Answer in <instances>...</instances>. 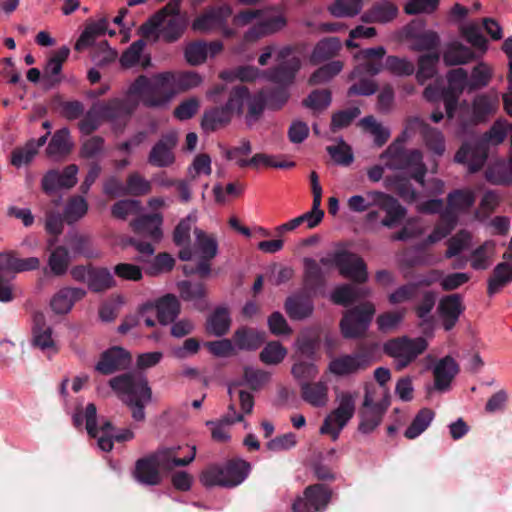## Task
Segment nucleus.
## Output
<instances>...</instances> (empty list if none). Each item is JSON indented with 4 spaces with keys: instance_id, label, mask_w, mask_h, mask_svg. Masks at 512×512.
Returning a JSON list of instances; mask_svg holds the SVG:
<instances>
[{
    "instance_id": "1",
    "label": "nucleus",
    "mask_w": 512,
    "mask_h": 512,
    "mask_svg": "<svg viewBox=\"0 0 512 512\" xmlns=\"http://www.w3.org/2000/svg\"><path fill=\"white\" fill-rule=\"evenodd\" d=\"M227 93V101L224 106L232 116H243L245 122L251 127L258 122L265 110L266 100L263 91L252 94L247 86L243 84L228 87L226 84H216L207 92V97L218 104L221 102L222 94Z\"/></svg>"
},
{
    "instance_id": "2",
    "label": "nucleus",
    "mask_w": 512,
    "mask_h": 512,
    "mask_svg": "<svg viewBox=\"0 0 512 512\" xmlns=\"http://www.w3.org/2000/svg\"><path fill=\"white\" fill-rule=\"evenodd\" d=\"M109 386L130 409L135 421L146 418L145 407L152 401V389L141 372H126L109 380Z\"/></svg>"
},
{
    "instance_id": "3",
    "label": "nucleus",
    "mask_w": 512,
    "mask_h": 512,
    "mask_svg": "<svg viewBox=\"0 0 512 512\" xmlns=\"http://www.w3.org/2000/svg\"><path fill=\"white\" fill-rule=\"evenodd\" d=\"M506 135L505 128L495 123L481 138L473 142H463L455 153L454 161L467 165L469 173H477L484 167L488 159L489 144H501Z\"/></svg>"
},
{
    "instance_id": "4",
    "label": "nucleus",
    "mask_w": 512,
    "mask_h": 512,
    "mask_svg": "<svg viewBox=\"0 0 512 512\" xmlns=\"http://www.w3.org/2000/svg\"><path fill=\"white\" fill-rule=\"evenodd\" d=\"M173 73L163 72L152 78L138 76L130 85V93L141 100L146 107H161L173 97Z\"/></svg>"
},
{
    "instance_id": "5",
    "label": "nucleus",
    "mask_w": 512,
    "mask_h": 512,
    "mask_svg": "<svg viewBox=\"0 0 512 512\" xmlns=\"http://www.w3.org/2000/svg\"><path fill=\"white\" fill-rule=\"evenodd\" d=\"M250 464L245 460H229L224 465L208 466L200 476L205 487L221 486L232 488L241 484L248 475Z\"/></svg>"
},
{
    "instance_id": "6",
    "label": "nucleus",
    "mask_w": 512,
    "mask_h": 512,
    "mask_svg": "<svg viewBox=\"0 0 512 512\" xmlns=\"http://www.w3.org/2000/svg\"><path fill=\"white\" fill-rule=\"evenodd\" d=\"M138 106L139 99L130 93L129 88L124 97L99 103V114L103 121L112 124L116 132H123Z\"/></svg>"
},
{
    "instance_id": "7",
    "label": "nucleus",
    "mask_w": 512,
    "mask_h": 512,
    "mask_svg": "<svg viewBox=\"0 0 512 512\" xmlns=\"http://www.w3.org/2000/svg\"><path fill=\"white\" fill-rule=\"evenodd\" d=\"M428 347L425 338L414 339L408 336L392 338L383 345V352L396 360V367L401 370L413 362Z\"/></svg>"
},
{
    "instance_id": "8",
    "label": "nucleus",
    "mask_w": 512,
    "mask_h": 512,
    "mask_svg": "<svg viewBox=\"0 0 512 512\" xmlns=\"http://www.w3.org/2000/svg\"><path fill=\"white\" fill-rule=\"evenodd\" d=\"M357 393L341 392L338 395L339 405L323 421L321 434H328L333 440L338 439L340 431L353 418L356 409Z\"/></svg>"
},
{
    "instance_id": "9",
    "label": "nucleus",
    "mask_w": 512,
    "mask_h": 512,
    "mask_svg": "<svg viewBox=\"0 0 512 512\" xmlns=\"http://www.w3.org/2000/svg\"><path fill=\"white\" fill-rule=\"evenodd\" d=\"M375 314V307L370 302L357 305L345 312L341 321L340 329L344 338L356 339L363 337Z\"/></svg>"
},
{
    "instance_id": "10",
    "label": "nucleus",
    "mask_w": 512,
    "mask_h": 512,
    "mask_svg": "<svg viewBox=\"0 0 512 512\" xmlns=\"http://www.w3.org/2000/svg\"><path fill=\"white\" fill-rule=\"evenodd\" d=\"M232 13V7L227 3L209 5L193 20L191 27L204 34L216 32L219 27L225 26Z\"/></svg>"
},
{
    "instance_id": "11",
    "label": "nucleus",
    "mask_w": 512,
    "mask_h": 512,
    "mask_svg": "<svg viewBox=\"0 0 512 512\" xmlns=\"http://www.w3.org/2000/svg\"><path fill=\"white\" fill-rule=\"evenodd\" d=\"M447 83V87L442 89L441 94L447 118L453 119L461 94L465 89L469 92L467 71L463 68L451 69L447 73Z\"/></svg>"
},
{
    "instance_id": "12",
    "label": "nucleus",
    "mask_w": 512,
    "mask_h": 512,
    "mask_svg": "<svg viewBox=\"0 0 512 512\" xmlns=\"http://www.w3.org/2000/svg\"><path fill=\"white\" fill-rule=\"evenodd\" d=\"M332 490L324 484H312L297 497L292 505L293 512H323L331 501Z\"/></svg>"
},
{
    "instance_id": "13",
    "label": "nucleus",
    "mask_w": 512,
    "mask_h": 512,
    "mask_svg": "<svg viewBox=\"0 0 512 512\" xmlns=\"http://www.w3.org/2000/svg\"><path fill=\"white\" fill-rule=\"evenodd\" d=\"M334 261L335 267L344 278L357 284H363L368 280L367 265L358 254L347 249H339L334 252Z\"/></svg>"
},
{
    "instance_id": "14",
    "label": "nucleus",
    "mask_w": 512,
    "mask_h": 512,
    "mask_svg": "<svg viewBox=\"0 0 512 512\" xmlns=\"http://www.w3.org/2000/svg\"><path fill=\"white\" fill-rule=\"evenodd\" d=\"M372 363L370 351L361 350L352 354H343L333 358L328 365L331 374L345 377L367 369Z\"/></svg>"
},
{
    "instance_id": "15",
    "label": "nucleus",
    "mask_w": 512,
    "mask_h": 512,
    "mask_svg": "<svg viewBox=\"0 0 512 512\" xmlns=\"http://www.w3.org/2000/svg\"><path fill=\"white\" fill-rule=\"evenodd\" d=\"M85 421L87 434L91 438H97L99 431L103 435H111L110 432L115 430L110 420H103L100 427L97 424V408L94 403H88L84 410L77 408L72 416V422L75 428L80 429Z\"/></svg>"
},
{
    "instance_id": "16",
    "label": "nucleus",
    "mask_w": 512,
    "mask_h": 512,
    "mask_svg": "<svg viewBox=\"0 0 512 512\" xmlns=\"http://www.w3.org/2000/svg\"><path fill=\"white\" fill-rule=\"evenodd\" d=\"M381 159H386V166L394 170H403L412 168L415 164H421L423 154L419 149H406L398 147V144H390L380 155Z\"/></svg>"
},
{
    "instance_id": "17",
    "label": "nucleus",
    "mask_w": 512,
    "mask_h": 512,
    "mask_svg": "<svg viewBox=\"0 0 512 512\" xmlns=\"http://www.w3.org/2000/svg\"><path fill=\"white\" fill-rule=\"evenodd\" d=\"M156 311L157 319L161 325L173 323L181 312V304L174 294H166L155 302H147L140 308V314L144 316L149 311Z\"/></svg>"
},
{
    "instance_id": "18",
    "label": "nucleus",
    "mask_w": 512,
    "mask_h": 512,
    "mask_svg": "<svg viewBox=\"0 0 512 512\" xmlns=\"http://www.w3.org/2000/svg\"><path fill=\"white\" fill-rule=\"evenodd\" d=\"M178 138L173 132L163 134L153 145L148 155V163L158 168L170 167L176 158L174 149L177 146Z\"/></svg>"
},
{
    "instance_id": "19",
    "label": "nucleus",
    "mask_w": 512,
    "mask_h": 512,
    "mask_svg": "<svg viewBox=\"0 0 512 512\" xmlns=\"http://www.w3.org/2000/svg\"><path fill=\"white\" fill-rule=\"evenodd\" d=\"M189 453L183 458H179V451L182 449L181 446H172L160 448L154 453L150 454L153 461L156 463L159 469L164 471H171L175 467H184L189 465L196 456V446H186Z\"/></svg>"
},
{
    "instance_id": "20",
    "label": "nucleus",
    "mask_w": 512,
    "mask_h": 512,
    "mask_svg": "<svg viewBox=\"0 0 512 512\" xmlns=\"http://www.w3.org/2000/svg\"><path fill=\"white\" fill-rule=\"evenodd\" d=\"M78 166L70 164L62 172L56 169L49 170L41 180L42 190L52 194L59 189H70L77 183Z\"/></svg>"
},
{
    "instance_id": "21",
    "label": "nucleus",
    "mask_w": 512,
    "mask_h": 512,
    "mask_svg": "<svg viewBox=\"0 0 512 512\" xmlns=\"http://www.w3.org/2000/svg\"><path fill=\"white\" fill-rule=\"evenodd\" d=\"M131 361V355L122 347L114 346L101 353L95 370L102 375H111L126 369Z\"/></svg>"
},
{
    "instance_id": "22",
    "label": "nucleus",
    "mask_w": 512,
    "mask_h": 512,
    "mask_svg": "<svg viewBox=\"0 0 512 512\" xmlns=\"http://www.w3.org/2000/svg\"><path fill=\"white\" fill-rule=\"evenodd\" d=\"M313 295L299 290L289 295L284 302V310L293 321H302L314 312Z\"/></svg>"
},
{
    "instance_id": "23",
    "label": "nucleus",
    "mask_w": 512,
    "mask_h": 512,
    "mask_svg": "<svg viewBox=\"0 0 512 512\" xmlns=\"http://www.w3.org/2000/svg\"><path fill=\"white\" fill-rule=\"evenodd\" d=\"M408 128H419V133L427 149L437 157L444 155L446 146L443 133L437 128L431 127L418 117L408 119Z\"/></svg>"
},
{
    "instance_id": "24",
    "label": "nucleus",
    "mask_w": 512,
    "mask_h": 512,
    "mask_svg": "<svg viewBox=\"0 0 512 512\" xmlns=\"http://www.w3.org/2000/svg\"><path fill=\"white\" fill-rule=\"evenodd\" d=\"M498 107L499 96L496 92L490 91L476 95L472 101L469 123L477 125L487 122L490 117L496 114Z\"/></svg>"
},
{
    "instance_id": "25",
    "label": "nucleus",
    "mask_w": 512,
    "mask_h": 512,
    "mask_svg": "<svg viewBox=\"0 0 512 512\" xmlns=\"http://www.w3.org/2000/svg\"><path fill=\"white\" fill-rule=\"evenodd\" d=\"M372 197L376 206L386 212V216L381 220L383 226L393 228L405 218L406 209L393 196L384 192H375Z\"/></svg>"
},
{
    "instance_id": "26",
    "label": "nucleus",
    "mask_w": 512,
    "mask_h": 512,
    "mask_svg": "<svg viewBox=\"0 0 512 512\" xmlns=\"http://www.w3.org/2000/svg\"><path fill=\"white\" fill-rule=\"evenodd\" d=\"M464 310L465 306L460 294H449L440 299L437 312L442 319L445 331H450L455 327Z\"/></svg>"
},
{
    "instance_id": "27",
    "label": "nucleus",
    "mask_w": 512,
    "mask_h": 512,
    "mask_svg": "<svg viewBox=\"0 0 512 512\" xmlns=\"http://www.w3.org/2000/svg\"><path fill=\"white\" fill-rule=\"evenodd\" d=\"M32 319V345L42 351L56 353L57 347L52 338V328L47 325L44 313L36 311Z\"/></svg>"
},
{
    "instance_id": "28",
    "label": "nucleus",
    "mask_w": 512,
    "mask_h": 512,
    "mask_svg": "<svg viewBox=\"0 0 512 512\" xmlns=\"http://www.w3.org/2000/svg\"><path fill=\"white\" fill-rule=\"evenodd\" d=\"M358 415L360 418L358 431L362 434L372 433L382 422L383 409L374 406L373 398L368 391L364 395Z\"/></svg>"
},
{
    "instance_id": "29",
    "label": "nucleus",
    "mask_w": 512,
    "mask_h": 512,
    "mask_svg": "<svg viewBox=\"0 0 512 512\" xmlns=\"http://www.w3.org/2000/svg\"><path fill=\"white\" fill-rule=\"evenodd\" d=\"M303 265V288L301 290L316 296L326 286L324 271L313 258H304Z\"/></svg>"
},
{
    "instance_id": "30",
    "label": "nucleus",
    "mask_w": 512,
    "mask_h": 512,
    "mask_svg": "<svg viewBox=\"0 0 512 512\" xmlns=\"http://www.w3.org/2000/svg\"><path fill=\"white\" fill-rule=\"evenodd\" d=\"M163 217L159 213L144 214L132 221L133 231L143 237H148L154 242H159L163 237Z\"/></svg>"
},
{
    "instance_id": "31",
    "label": "nucleus",
    "mask_w": 512,
    "mask_h": 512,
    "mask_svg": "<svg viewBox=\"0 0 512 512\" xmlns=\"http://www.w3.org/2000/svg\"><path fill=\"white\" fill-rule=\"evenodd\" d=\"M459 372V365L451 356L440 359L433 369L434 386L438 391H446Z\"/></svg>"
},
{
    "instance_id": "32",
    "label": "nucleus",
    "mask_w": 512,
    "mask_h": 512,
    "mask_svg": "<svg viewBox=\"0 0 512 512\" xmlns=\"http://www.w3.org/2000/svg\"><path fill=\"white\" fill-rule=\"evenodd\" d=\"M328 393L329 388L325 381L300 383L301 398L312 407L326 406L329 400Z\"/></svg>"
},
{
    "instance_id": "33",
    "label": "nucleus",
    "mask_w": 512,
    "mask_h": 512,
    "mask_svg": "<svg viewBox=\"0 0 512 512\" xmlns=\"http://www.w3.org/2000/svg\"><path fill=\"white\" fill-rule=\"evenodd\" d=\"M133 475L139 483L146 486H156L162 480L160 469L150 455L136 461Z\"/></svg>"
},
{
    "instance_id": "34",
    "label": "nucleus",
    "mask_w": 512,
    "mask_h": 512,
    "mask_svg": "<svg viewBox=\"0 0 512 512\" xmlns=\"http://www.w3.org/2000/svg\"><path fill=\"white\" fill-rule=\"evenodd\" d=\"M398 8L389 0L375 2L371 8L361 15L364 23H388L396 18Z\"/></svg>"
},
{
    "instance_id": "35",
    "label": "nucleus",
    "mask_w": 512,
    "mask_h": 512,
    "mask_svg": "<svg viewBox=\"0 0 512 512\" xmlns=\"http://www.w3.org/2000/svg\"><path fill=\"white\" fill-rule=\"evenodd\" d=\"M85 295L86 291L82 288H62L52 297L51 309L56 314H66L72 309L74 303L84 298Z\"/></svg>"
},
{
    "instance_id": "36",
    "label": "nucleus",
    "mask_w": 512,
    "mask_h": 512,
    "mask_svg": "<svg viewBox=\"0 0 512 512\" xmlns=\"http://www.w3.org/2000/svg\"><path fill=\"white\" fill-rule=\"evenodd\" d=\"M232 118L224 105L214 106L204 111L201 127L205 132H214L229 125Z\"/></svg>"
},
{
    "instance_id": "37",
    "label": "nucleus",
    "mask_w": 512,
    "mask_h": 512,
    "mask_svg": "<svg viewBox=\"0 0 512 512\" xmlns=\"http://www.w3.org/2000/svg\"><path fill=\"white\" fill-rule=\"evenodd\" d=\"M300 67V59L296 56H293L272 68L269 71V78L275 83L281 85H289L293 83L296 73L299 71Z\"/></svg>"
},
{
    "instance_id": "38",
    "label": "nucleus",
    "mask_w": 512,
    "mask_h": 512,
    "mask_svg": "<svg viewBox=\"0 0 512 512\" xmlns=\"http://www.w3.org/2000/svg\"><path fill=\"white\" fill-rule=\"evenodd\" d=\"M477 58L475 51L458 41L451 42L443 53V60L448 66L466 64Z\"/></svg>"
},
{
    "instance_id": "39",
    "label": "nucleus",
    "mask_w": 512,
    "mask_h": 512,
    "mask_svg": "<svg viewBox=\"0 0 512 512\" xmlns=\"http://www.w3.org/2000/svg\"><path fill=\"white\" fill-rule=\"evenodd\" d=\"M510 283H512V262H500L494 267L488 279L487 293L492 296Z\"/></svg>"
},
{
    "instance_id": "40",
    "label": "nucleus",
    "mask_w": 512,
    "mask_h": 512,
    "mask_svg": "<svg viewBox=\"0 0 512 512\" xmlns=\"http://www.w3.org/2000/svg\"><path fill=\"white\" fill-rule=\"evenodd\" d=\"M88 288L94 293H101L116 285L113 275L105 267L90 266V274L87 282Z\"/></svg>"
},
{
    "instance_id": "41",
    "label": "nucleus",
    "mask_w": 512,
    "mask_h": 512,
    "mask_svg": "<svg viewBox=\"0 0 512 512\" xmlns=\"http://www.w3.org/2000/svg\"><path fill=\"white\" fill-rule=\"evenodd\" d=\"M230 325L231 318L228 309L225 307H217L207 319L206 331L211 335L221 337L227 334Z\"/></svg>"
},
{
    "instance_id": "42",
    "label": "nucleus",
    "mask_w": 512,
    "mask_h": 512,
    "mask_svg": "<svg viewBox=\"0 0 512 512\" xmlns=\"http://www.w3.org/2000/svg\"><path fill=\"white\" fill-rule=\"evenodd\" d=\"M476 201V196L473 191L469 189H455L447 196V206L445 209H450L451 212H466Z\"/></svg>"
},
{
    "instance_id": "43",
    "label": "nucleus",
    "mask_w": 512,
    "mask_h": 512,
    "mask_svg": "<svg viewBox=\"0 0 512 512\" xmlns=\"http://www.w3.org/2000/svg\"><path fill=\"white\" fill-rule=\"evenodd\" d=\"M461 35L471 44L481 57L488 49V41L482 33V27L478 22H470L461 27Z\"/></svg>"
},
{
    "instance_id": "44",
    "label": "nucleus",
    "mask_w": 512,
    "mask_h": 512,
    "mask_svg": "<svg viewBox=\"0 0 512 512\" xmlns=\"http://www.w3.org/2000/svg\"><path fill=\"white\" fill-rule=\"evenodd\" d=\"M341 49V42L336 37L319 41L313 49L310 60L314 65L327 61L337 55Z\"/></svg>"
},
{
    "instance_id": "45",
    "label": "nucleus",
    "mask_w": 512,
    "mask_h": 512,
    "mask_svg": "<svg viewBox=\"0 0 512 512\" xmlns=\"http://www.w3.org/2000/svg\"><path fill=\"white\" fill-rule=\"evenodd\" d=\"M234 341L242 350H256L265 341V333L249 328H239L235 331Z\"/></svg>"
},
{
    "instance_id": "46",
    "label": "nucleus",
    "mask_w": 512,
    "mask_h": 512,
    "mask_svg": "<svg viewBox=\"0 0 512 512\" xmlns=\"http://www.w3.org/2000/svg\"><path fill=\"white\" fill-rule=\"evenodd\" d=\"M439 60L440 54L438 51L428 52L419 57L416 79L420 84H424L434 77Z\"/></svg>"
},
{
    "instance_id": "47",
    "label": "nucleus",
    "mask_w": 512,
    "mask_h": 512,
    "mask_svg": "<svg viewBox=\"0 0 512 512\" xmlns=\"http://www.w3.org/2000/svg\"><path fill=\"white\" fill-rule=\"evenodd\" d=\"M435 413L430 408H422L418 411L411 424L404 432L407 439H415L421 435L431 424Z\"/></svg>"
},
{
    "instance_id": "48",
    "label": "nucleus",
    "mask_w": 512,
    "mask_h": 512,
    "mask_svg": "<svg viewBox=\"0 0 512 512\" xmlns=\"http://www.w3.org/2000/svg\"><path fill=\"white\" fill-rule=\"evenodd\" d=\"M70 254L65 246H57L52 250L48 258V266L55 276L64 275L70 264Z\"/></svg>"
},
{
    "instance_id": "49",
    "label": "nucleus",
    "mask_w": 512,
    "mask_h": 512,
    "mask_svg": "<svg viewBox=\"0 0 512 512\" xmlns=\"http://www.w3.org/2000/svg\"><path fill=\"white\" fill-rule=\"evenodd\" d=\"M87 211V201L82 196H73L67 202L63 212L65 222L72 225L84 217Z\"/></svg>"
},
{
    "instance_id": "50",
    "label": "nucleus",
    "mask_w": 512,
    "mask_h": 512,
    "mask_svg": "<svg viewBox=\"0 0 512 512\" xmlns=\"http://www.w3.org/2000/svg\"><path fill=\"white\" fill-rule=\"evenodd\" d=\"M363 7V0H335L328 11L337 18L354 17Z\"/></svg>"
},
{
    "instance_id": "51",
    "label": "nucleus",
    "mask_w": 512,
    "mask_h": 512,
    "mask_svg": "<svg viewBox=\"0 0 512 512\" xmlns=\"http://www.w3.org/2000/svg\"><path fill=\"white\" fill-rule=\"evenodd\" d=\"M491 79V68L484 62L478 63L473 67L470 77L468 76L469 93L488 86Z\"/></svg>"
},
{
    "instance_id": "52",
    "label": "nucleus",
    "mask_w": 512,
    "mask_h": 512,
    "mask_svg": "<svg viewBox=\"0 0 512 512\" xmlns=\"http://www.w3.org/2000/svg\"><path fill=\"white\" fill-rule=\"evenodd\" d=\"M440 38L434 31L428 30L411 36V48L415 51H437Z\"/></svg>"
},
{
    "instance_id": "53",
    "label": "nucleus",
    "mask_w": 512,
    "mask_h": 512,
    "mask_svg": "<svg viewBox=\"0 0 512 512\" xmlns=\"http://www.w3.org/2000/svg\"><path fill=\"white\" fill-rule=\"evenodd\" d=\"M360 292V289L350 284H343L334 289L331 300L337 305L348 307L363 296Z\"/></svg>"
},
{
    "instance_id": "54",
    "label": "nucleus",
    "mask_w": 512,
    "mask_h": 512,
    "mask_svg": "<svg viewBox=\"0 0 512 512\" xmlns=\"http://www.w3.org/2000/svg\"><path fill=\"white\" fill-rule=\"evenodd\" d=\"M310 183L313 194L312 208L309 213L314 217L312 225H319L324 217V211L321 209L322 187L319 183L318 174L315 171L310 173Z\"/></svg>"
},
{
    "instance_id": "55",
    "label": "nucleus",
    "mask_w": 512,
    "mask_h": 512,
    "mask_svg": "<svg viewBox=\"0 0 512 512\" xmlns=\"http://www.w3.org/2000/svg\"><path fill=\"white\" fill-rule=\"evenodd\" d=\"M342 68L343 63L341 61H331L314 71L310 76L308 83L310 85L326 83L340 73Z\"/></svg>"
},
{
    "instance_id": "56",
    "label": "nucleus",
    "mask_w": 512,
    "mask_h": 512,
    "mask_svg": "<svg viewBox=\"0 0 512 512\" xmlns=\"http://www.w3.org/2000/svg\"><path fill=\"white\" fill-rule=\"evenodd\" d=\"M326 151L337 165L349 166L354 161L352 148L343 139L337 145L327 146Z\"/></svg>"
},
{
    "instance_id": "57",
    "label": "nucleus",
    "mask_w": 512,
    "mask_h": 512,
    "mask_svg": "<svg viewBox=\"0 0 512 512\" xmlns=\"http://www.w3.org/2000/svg\"><path fill=\"white\" fill-rule=\"evenodd\" d=\"M286 355L287 350L280 342L271 341L262 349L259 358L267 365H276L281 363Z\"/></svg>"
},
{
    "instance_id": "58",
    "label": "nucleus",
    "mask_w": 512,
    "mask_h": 512,
    "mask_svg": "<svg viewBox=\"0 0 512 512\" xmlns=\"http://www.w3.org/2000/svg\"><path fill=\"white\" fill-rule=\"evenodd\" d=\"M151 183L146 180L140 173L132 172L128 175L125 184L127 195L143 196L151 192Z\"/></svg>"
},
{
    "instance_id": "59",
    "label": "nucleus",
    "mask_w": 512,
    "mask_h": 512,
    "mask_svg": "<svg viewBox=\"0 0 512 512\" xmlns=\"http://www.w3.org/2000/svg\"><path fill=\"white\" fill-rule=\"evenodd\" d=\"M185 30V22L181 17H171L166 19L160 29L161 37L164 41L172 43L177 41Z\"/></svg>"
},
{
    "instance_id": "60",
    "label": "nucleus",
    "mask_w": 512,
    "mask_h": 512,
    "mask_svg": "<svg viewBox=\"0 0 512 512\" xmlns=\"http://www.w3.org/2000/svg\"><path fill=\"white\" fill-rule=\"evenodd\" d=\"M332 101L331 92L328 89H315L307 98L303 99L302 105L314 111L325 110Z\"/></svg>"
},
{
    "instance_id": "61",
    "label": "nucleus",
    "mask_w": 512,
    "mask_h": 512,
    "mask_svg": "<svg viewBox=\"0 0 512 512\" xmlns=\"http://www.w3.org/2000/svg\"><path fill=\"white\" fill-rule=\"evenodd\" d=\"M318 373V367L313 362L308 361H297L291 368V374L299 384L313 381Z\"/></svg>"
},
{
    "instance_id": "62",
    "label": "nucleus",
    "mask_w": 512,
    "mask_h": 512,
    "mask_svg": "<svg viewBox=\"0 0 512 512\" xmlns=\"http://www.w3.org/2000/svg\"><path fill=\"white\" fill-rule=\"evenodd\" d=\"M66 241L74 254L85 257L92 256L91 239L88 235L77 232L69 233L66 236Z\"/></svg>"
},
{
    "instance_id": "63",
    "label": "nucleus",
    "mask_w": 512,
    "mask_h": 512,
    "mask_svg": "<svg viewBox=\"0 0 512 512\" xmlns=\"http://www.w3.org/2000/svg\"><path fill=\"white\" fill-rule=\"evenodd\" d=\"M384 68L396 76H410L415 71L411 61L392 55L385 59Z\"/></svg>"
},
{
    "instance_id": "64",
    "label": "nucleus",
    "mask_w": 512,
    "mask_h": 512,
    "mask_svg": "<svg viewBox=\"0 0 512 512\" xmlns=\"http://www.w3.org/2000/svg\"><path fill=\"white\" fill-rule=\"evenodd\" d=\"M471 234L467 230H460L447 241V250L445 257L453 258L467 248L471 242Z\"/></svg>"
}]
</instances>
